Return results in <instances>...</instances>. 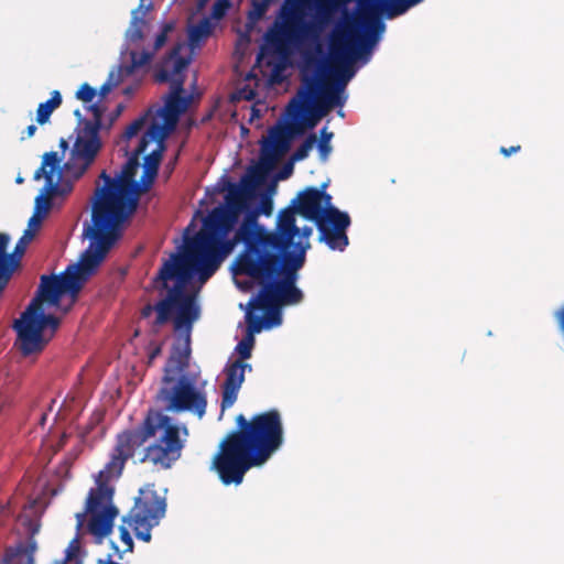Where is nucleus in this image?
Instances as JSON below:
<instances>
[{
	"label": "nucleus",
	"instance_id": "obj_48",
	"mask_svg": "<svg viewBox=\"0 0 564 564\" xmlns=\"http://www.w3.org/2000/svg\"><path fill=\"white\" fill-rule=\"evenodd\" d=\"M59 147L63 151H65L68 148V142L65 139H61Z\"/></svg>",
	"mask_w": 564,
	"mask_h": 564
},
{
	"label": "nucleus",
	"instance_id": "obj_38",
	"mask_svg": "<svg viewBox=\"0 0 564 564\" xmlns=\"http://www.w3.org/2000/svg\"><path fill=\"white\" fill-rule=\"evenodd\" d=\"M119 532H120V540L122 541V543L126 546L123 552H132L133 551V541H132L129 530L126 527L121 525L119 528Z\"/></svg>",
	"mask_w": 564,
	"mask_h": 564
},
{
	"label": "nucleus",
	"instance_id": "obj_28",
	"mask_svg": "<svg viewBox=\"0 0 564 564\" xmlns=\"http://www.w3.org/2000/svg\"><path fill=\"white\" fill-rule=\"evenodd\" d=\"M153 110H154V108L150 107L143 116L133 120L126 128L121 138L127 141V140H130L131 138H133L134 135H137L139 133V131L144 127V124L149 118H151V122H153V117H154Z\"/></svg>",
	"mask_w": 564,
	"mask_h": 564
},
{
	"label": "nucleus",
	"instance_id": "obj_25",
	"mask_svg": "<svg viewBox=\"0 0 564 564\" xmlns=\"http://www.w3.org/2000/svg\"><path fill=\"white\" fill-rule=\"evenodd\" d=\"M214 25L208 18L202 19L198 23L192 25L188 30V42L192 47L198 46L203 41L210 36Z\"/></svg>",
	"mask_w": 564,
	"mask_h": 564
},
{
	"label": "nucleus",
	"instance_id": "obj_22",
	"mask_svg": "<svg viewBox=\"0 0 564 564\" xmlns=\"http://www.w3.org/2000/svg\"><path fill=\"white\" fill-rule=\"evenodd\" d=\"M285 153H280L278 147L271 144L267 139L261 141L260 159L257 165L249 170L252 180L260 182L274 167L278 160Z\"/></svg>",
	"mask_w": 564,
	"mask_h": 564
},
{
	"label": "nucleus",
	"instance_id": "obj_44",
	"mask_svg": "<svg viewBox=\"0 0 564 564\" xmlns=\"http://www.w3.org/2000/svg\"><path fill=\"white\" fill-rule=\"evenodd\" d=\"M162 347L161 345L155 346L149 354V365L153 362V360L161 355Z\"/></svg>",
	"mask_w": 564,
	"mask_h": 564
},
{
	"label": "nucleus",
	"instance_id": "obj_39",
	"mask_svg": "<svg viewBox=\"0 0 564 564\" xmlns=\"http://www.w3.org/2000/svg\"><path fill=\"white\" fill-rule=\"evenodd\" d=\"M80 544L78 536L74 538L66 549V560L70 561L75 558L79 552Z\"/></svg>",
	"mask_w": 564,
	"mask_h": 564
},
{
	"label": "nucleus",
	"instance_id": "obj_42",
	"mask_svg": "<svg viewBox=\"0 0 564 564\" xmlns=\"http://www.w3.org/2000/svg\"><path fill=\"white\" fill-rule=\"evenodd\" d=\"M260 212L269 216L272 212V202L270 198H263L261 200Z\"/></svg>",
	"mask_w": 564,
	"mask_h": 564
},
{
	"label": "nucleus",
	"instance_id": "obj_45",
	"mask_svg": "<svg viewBox=\"0 0 564 564\" xmlns=\"http://www.w3.org/2000/svg\"><path fill=\"white\" fill-rule=\"evenodd\" d=\"M35 132H36V126H35V124H30V126L26 128V130H25V135L23 134V135L21 137V140H24V139H26V138H31V137H33V135L35 134Z\"/></svg>",
	"mask_w": 564,
	"mask_h": 564
},
{
	"label": "nucleus",
	"instance_id": "obj_43",
	"mask_svg": "<svg viewBox=\"0 0 564 564\" xmlns=\"http://www.w3.org/2000/svg\"><path fill=\"white\" fill-rule=\"evenodd\" d=\"M521 150V145H512L510 148H506V147H501L500 148V153L505 156H509L511 155L512 153H517Z\"/></svg>",
	"mask_w": 564,
	"mask_h": 564
},
{
	"label": "nucleus",
	"instance_id": "obj_15",
	"mask_svg": "<svg viewBox=\"0 0 564 564\" xmlns=\"http://www.w3.org/2000/svg\"><path fill=\"white\" fill-rule=\"evenodd\" d=\"M166 509L165 499L153 488L140 489L131 508L123 521L133 530L137 539L143 542L151 541V530L160 523Z\"/></svg>",
	"mask_w": 564,
	"mask_h": 564
},
{
	"label": "nucleus",
	"instance_id": "obj_10",
	"mask_svg": "<svg viewBox=\"0 0 564 564\" xmlns=\"http://www.w3.org/2000/svg\"><path fill=\"white\" fill-rule=\"evenodd\" d=\"M328 183H323L321 188L306 187L292 200V205L285 209L314 221L319 232V241L325 242L329 249L343 251L349 243L346 234L350 226V217L332 205V196L326 193Z\"/></svg>",
	"mask_w": 564,
	"mask_h": 564
},
{
	"label": "nucleus",
	"instance_id": "obj_49",
	"mask_svg": "<svg viewBox=\"0 0 564 564\" xmlns=\"http://www.w3.org/2000/svg\"><path fill=\"white\" fill-rule=\"evenodd\" d=\"M14 563H25V558L17 557L12 564H14Z\"/></svg>",
	"mask_w": 564,
	"mask_h": 564
},
{
	"label": "nucleus",
	"instance_id": "obj_18",
	"mask_svg": "<svg viewBox=\"0 0 564 564\" xmlns=\"http://www.w3.org/2000/svg\"><path fill=\"white\" fill-rule=\"evenodd\" d=\"M254 345V337L246 335L236 346L240 359L231 362L225 369L226 379L223 384L221 393V409L225 410L234 405L237 400L238 392L245 381L246 369L251 370L250 364L242 360L251 357L252 348Z\"/></svg>",
	"mask_w": 564,
	"mask_h": 564
},
{
	"label": "nucleus",
	"instance_id": "obj_53",
	"mask_svg": "<svg viewBox=\"0 0 564 564\" xmlns=\"http://www.w3.org/2000/svg\"><path fill=\"white\" fill-rule=\"evenodd\" d=\"M75 116H78V117L80 116L79 110H76V111H75Z\"/></svg>",
	"mask_w": 564,
	"mask_h": 564
},
{
	"label": "nucleus",
	"instance_id": "obj_47",
	"mask_svg": "<svg viewBox=\"0 0 564 564\" xmlns=\"http://www.w3.org/2000/svg\"><path fill=\"white\" fill-rule=\"evenodd\" d=\"M98 564H121V563H118V562H116V561L111 560V557L109 556V557H108L107 560H105V561H104V560H99V561H98Z\"/></svg>",
	"mask_w": 564,
	"mask_h": 564
},
{
	"label": "nucleus",
	"instance_id": "obj_9",
	"mask_svg": "<svg viewBox=\"0 0 564 564\" xmlns=\"http://www.w3.org/2000/svg\"><path fill=\"white\" fill-rule=\"evenodd\" d=\"M424 0H369L364 7L359 25L364 33L349 31L347 35H333L329 43V51L340 61H354L370 52L377 43L386 24L380 19H394L404 14L411 8L422 3Z\"/></svg>",
	"mask_w": 564,
	"mask_h": 564
},
{
	"label": "nucleus",
	"instance_id": "obj_3",
	"mask_svg": "<svg viewBox=\"0 0 564 564\" xmlns=\"http://www.w3.org/2000/svg\"><path fill=\"white\" fill-rule=\"evenodd\" d=\"M312 234L313 228L304 226L301 238L291 249L275 250L235 264L237 275H247L260 286L259 292L250 299L248 307L264 311L265 328L282 323V307L299 304L303 300V292L296 286L297 271L305 262Z\"/></svg>",
	"mask_w": 564,
	"mask_h": 564
},
{
	"label": "nucleus",
	"instance_id": "obj_34",
	"mask_svg": "<svg viewBox=\"0 0 564 564\" xmlns=\"http://www.w3.org/2000/svg\"><path fill=\"white\" fill-rule=\"evenodd\" d=\"M286 34L285 28L271 29L265 34V40L268 43L280 46L283 43L284 35Z\"/></svg>",
	"mask_w": 564,
	"mask_h": 564
},
{
	"label": "nucleus",
	"instance_id": "obj_54",
	"mask_svg": "<svg viewBox=\"0 0 564 564\" xmlns=\"http://www.w3.org/2000/svg\"><path fill=\"white\" fill-rule=\"evenodd\" d=\"M45 419H46V415H45V414H43V415H42V423L45 421Z\"/></svg>",
	"mask_w": 564,
	"mask_h": 564
},
{
	"label": "nucleus",
	"instance_id": "obj_19",
	"mask_svg": "<svg viewBox=\"0 0 564 564\" xmlns=\"http://www.w3.org/2000/svg\"><path fill=\"white\" fill-rule=\"evenodd\" d=\"M332 57L341 65V70H336L333 76L332 83L326 84L318 95L327 104L328 108L343 107L346 97L343 95L347 83L354 76L355 72L348 66L352 61H340L336 58L332 53ZM356 59H354L355 62Z\"/></svg>",
	"mask_w": 564,
	"mask_h": 564
},
{
	"label": "nucleus",
	"instance_id": "obj_1",
	"mask_svg": "<svg viewBox=\"0 0 564 564\" xmlns=\"http://www.w3.org/2000/svg\"><path fill=\"white\" fill-rule=\"evenodd\" d=\"M252 181L228 182L225 204L214 207L203 219L202 229L187 242L186 251L197 259L206 276H212L234 248L242 242L245 249L235 264L280 249H291L301 238L303 228L296 226L291 209H282L274 230L259 225V210H248Z\"/></svg>",
	"mask_w": 564,
	"mask_h": 564
},
{
	"label": "nucleus",
	"instance_id": "obj_4",
	"mask_svg": "<svg viewBox=\"0 0 564 564\" xmlns=\"http://www.w3.org/2000/svg\"><path fill=\"white\" fill-rule=\"evenodd\" d=\"M237 430L220 443L213 467L224 485H240L246 473L262 466L282 446L284 432L281 414L272 409L247 419L236 417Z\"/></svg>",
	"mask_w": 564,
	"mask_h": 564
},
{
	"label": "nucleus",
	"instance_id": "obj_11",
	"mask_svg": "<svg viewBox=\"0 0 564 564\" xmlns=\"http://www.w3.org/2000/svg\"><path fill=\"white\" fill-rule=\"evenodd\" d=\"M182 44H175L156 67L154 78L158 83H170V93L164 98V106H153V121L165 128L166 134L173 131L180 116L185 112L192 101V96L184 95V70L189 59L181 55Z\"/></svg>",
	"mask_w": 564,
	"mask_h": 564
},
{
	"label": "nucleus",
	"instance_id": "obj_41",
	"mask_svg": "<svg viewBox=\"0 0 564 564\" xmlns=\"http://www.w3.org/2000/svg\"><path fill=\"white\" fill-rule=\"evenodd\" d=\"M293 172V165L292 163H286L283 165V167L280 170L279 174H278V178L280 180H285L288 177L291 176Z\"/></svg>",
	"mask_w": 564,
	"mask_h": 564
},
{
	"label": "nucleus",
	"instance_id": "obj_36",
	"mask_svg": "<svg viewBox=\"0 0 564 564\" xmlns=\"http://www.w3.org/2000/svg\"><path fill=\"white\" fill-rule=\"evenodd\" d=\"M230 7V0H217L212 8V15L215 19H221L228 8Z\"/></svg>",
	"mask_w": 564,
	"mask_h": 564
},
{
	"label": "nucleus",
	"instance_id": "obj_12",
	"mask_svg": "<svg viewBox=\"0 0 564 564\" xmlns=\"http://www.w3.org/2000/svg\"><path fill=\"white\" fill-rule=\"evenodd\" d=\"M84 236L90 240V243L78 264L68 265L57 275L64 293L69 294L73 302L76 301L88 276L96 271L109 250L121 238L106 228H98L93 221L85 224Z\"/></svg>",
	"mask_w": 564,
	"mask_h": 564
},
{
	"label": "nucleus",
	"instance_id": "obj_6",
	"mask_svg": "<svg viewBox=\"0 0 564 564\" xmlns=\"http://www.w3.org/2000/svg\"><path fill=\"white\" fill-rule=\"evenodd\" d=\"M139 167V156L134 150L115 176L105 170L99 174L91 196V221L98 228H106L122 236L124 223L134 214L139 204L141 183L134 177Z\"/></svg>",
	"mask_w": 564,
	"mask_h": 564
},
{
	"label": "nucleus",
	"instance_id": "obj_26",
	"mask_svg": "<svg viewBox=\"0 0 564 564\" xmlns=\"http://www.w3.org/2000/svg\"><path fill=\"white\" fill-rule=\"evenodd\" d=\"M62 105V96L58 90H54L51 94V98L45 102H41L36 110V122L39 124H45L48 122L51 115L55 109Z\"/></svg>",
	"mask_w": 564,
	"mask_h": 564
},
{
	"label": "nucleus",
	"instance_id": "obj_33",
	"mask_svg": "<svg viewBox=\"0 0 564 564\" xmlns=\"http://www.w3.org/2000/svg\"><path fill=\"white\" fill-rule=\"evenodd\" d=\"M96 95V89L87 83L82 84L76 91V98L83 102H91Z\"/></svg>",
	"mask_w": 564,
	"mask_h": 564
},
{
	"label": "nucleus",
	"instance_id": "obj_8",
	"mask_svg": "<svg viewBox=\"0 0 564 564\" xmlns=\"http://www.w3.org/2000/svg\"><path fill=\"white\" fill-rule=\"evenodd\" d=\"M189 347H173L163 369L155 401L162 410L172 413L192 412L202 419L206 413L207 398L197 388V377L188 371Z\"/></svg>",
	"mask_w": 564,
	"mask_h": 564
},
{
	"label": "nucleus",
	"instance_id": "obj_52",
	"mask_svg": "<svg viewBox=\"0 0 564 564\" xmlns=\"http://www.w3.org/2000/svg\"><path fill=\"white\" fill-rule=\"evenodd\" d=\"M305 98L308 100H311V95L310 94H304Z\"/></svg>",
	"mask_w": 564,
	"mask_h": 564
},
{
	"label": "nucleus",
	"instance_id": "obj_50",
	"mask_svg": "<svg viewBox=\"0 0 564 564\" xmlns=\"http://www.w3.org/2000/svg\"><path fill=\"white\" fill-rule=\"evenodd\" d=\"M263 57V52L261 51L258 56H257V61L260 62Z\"/></svg>",
	"mask_w": 564,
	"mask_h": 564
},
{
	"label": "nucleus",
	"instance_id": "obj_46",
	"mask_svg": "<svg viewBox=\"0 0 564 564\" xmlns=\"http://www.w3.org/2000/svg\"><path fill=\"white\" fill-rule=\"evenodd\" d=\"M84 517H85V514H84V513H78V514H77V529H80V528H82L83 522H84Z\"/></svg>",
	"mask_w": 564,
	"mask_h": 564
},
{
	"label": "nucleus",
	"instance_id": "obj_2",
	"mask_svg": "<svg viewBox=\"0 0 564 564\" xmlns=\"http://www.w3.org/2000/svg\"><path fill=\"white\" fill-rule=\"evenodd\" d=\"M158 431H161L159 437L144 449L141 462H150L154 466L167 469L181 457L185 442L181 438V431L184 436H187V427H180L169 415L150 410L138 427L117 434L110 459L98 473L97 487L90 489L87 497V512L111 505L115 488L110 485V480L121 476L126 463L134 456L135 449L154 437Z\"/></svg>",
	"mask_w": 564,
	"mask_h": 564
},
{
	"label": "nucleus",
	"instance_id": "obj_31",
	"mask_svg": "<svg viewBox=\"0 0 564 564\" xmlns=\"http://www.w3.org/2000/svg\"><path fill=\"white\" fill-rule=\"evenodd\" d=\"M332 137H333V132H327L326 128H324L321 131V140L318 142V152H319V159L323 162L327 161V159L332 152V145L329 143Z\"/></svg>",
	"mask_w": 564,
	"mask_h": 564
},
{
	"label": "nucleus",
	"instance_id": "obj_24",
	"mask_svg": "<svg viewBox=\"0 0 564 564\" xmlns=\"http://www.w3.org/2000/svg\"><path fill=\"white\" fill-rule=\"evenodd\" d=\"M36 543L30 540L28 543L19 544L17 547H8L0 560V564H34Z\"/></svg>",
	"mask_w": 564,
	"mask_h": 564
},
{
	"label": "nucleus",
	"instance_id": "obj_13",
	"mask_svg": "<svg viewBox=\"0 0 564 564\" xmlns=\"http://www.w3.org/2000/svg\"><path fill=\"white\" fill-rule=\"evenodd\" d=\"M62 158L57 152L51 151L42 156L41 166L34 172L33 178L40 181L45 180V185L41 193L35 197L34 213L29 220V228L34 232L40 228L43 219L47 216L52 208V198L55 196H64L72 192L73 180L70 175H62L61 166Z\"/></svg>",
	"mask_w": 564,
	"mask_h": 564
},
{
	"label": "nucleus",
	"instance_id": "obj_40",
	"mask_svg": "<svg viewBox=\"0 0 564 564\" xmlns=\"http://www.w3.org/2000/svg\"><path fill=\"white\" fill-rule=\"evenodd\" d=\"M123 110H124L123 104L117 105L115 110L110 113L109 124L106 127L107 129H110V127L113 124V122L121 116Z\"/></svg>",
	"mask_w": 564,
	"mask_h": 564
},
{
	"label": "nucleus",
	"instance_id": "obj_27",
	"mask_svg": "<svg viewBox=\"0 0 564 564\" xmlns=\"http://www.w3.org/2000/svg\"><path fill=\"white\" fill-rule=\"evenodd\" d=\"M269 138H265L271 144L279 148L280 153H286L290 149L291 133L286 127H274L269 131Z\"/></svg>",
	"mask_w": 564,
	"mask_h": 564
},
{
	"label": "nucleus",
	"instance_id": "obj_35",
	"mask_svg": "<svg viewBox=\"0 0 564 564\" xmlns=\"http://www.w3.org/2000/svg\"><path fill=\"white\" fill-rule=\"evenodd\" d=\"M270 1L271 0L256 1L253 3V10L250 11V13H249V19L252 21H257V20L261 19L264 15Z\"/></svg>",
	"mask_w": 564,
	"mask_h": 564
},
{
	"label": "nucleus",
	"instance_id": "obj_21",
	"mask_svg": "<svg viewBox=\"0 0 564 564\" xmlns=\"http://www.w3.org/2000/svg\"><path fill=\"white\" fill-rule=\"evenodd\" d=\"M88 531L95 536L96 543H102L104 539L112 532L113 520L118 509L113 506H106L102 510L89 512Z\"/></svg>",
	"mask_w": 564,
	"mask_h": 564
},
{
	"label": "nucleus",
	"instance_id": "obj_7",
	"mask_svg": "<svg viewBox=\"0 0 564 564\" xmlns=\"http://www.w3.org/2000/svg\"><path fill=\"white\" fill-rule=\"evenodd\" d=\"M64 294L56 274L41 276L34 297L13 323L17 345L24 357L40 354L54 337L61 321L52 314H45L43 305L58 306Z\"/></svg>",
	"mask_w": 564,
	"mask_h": 564
},
{
	"label": "nucleus",
	"instance_id": "obj_30",
	"mask_svg": "<svg viewBox=\"0 0 564 564\" xmlns=\"http://www.w3.org/2000/svg\"><path fill=\"white\" fill-rule=\"evenodd\" d=\"M317 142V138L314 133H311L303 143L293 152L292 161H302L308 156L310 151Z\"/></svg>",
	"mask_w": 564,
	"mask_h": 564
},
{
	"label": "nucleus",
	"instance_id": "obj_32",
	"mask_svg": "<svg viewBox=\"0 0 564 564\" xmlns=\"http://www.w3.org/2000/svg\"><path fill=\"white\" fill-rule=\"evenodd\" d=\"M332 109L328 108L327 104L317 95L308 108L310 113L315 120H318L326 116Z\"/></svg>",
	"mask_w": 564,
	"mask_h": 564
},
{
	"label": "nucleus",
	"instance_id": "obj_29",
	"mask_svg": "<svg viewBox=\"0 0 564 564\" xmlns=\"http://www.w3.org/2000/svg\"><path fill=\"white\" fill-rule=\"evenodd\" d=\"M253 311L254 310L249 307L246 313L247 335L251 337H254V334H258L265 328L264 318L256 315Z\"/></svg>",
	"mask_w": 564,
	"mask_h": 564
},
{
	"label": "nucleus",
	"instance_id": "obj_23",
	"mask_svg": "<svg viewBox=\"0 0 564 564\" xmlns=\"http://www.w3.org/2000/svg\"><path fill=\"white\" fill-rule=\"evenodd\" d=\"M152 9V3L147 7L141 2L131 13L130 25L126 31V39L130 44H138L144 39L147 26L145 15Z\"/></svg>",
	"mask_w": 564,
	"mask_h": 564
},
{
	"label": "nucleus",
	"instance_id": "obj_16",
	"mask_svg": "<svg viewBox=\"0 0 564 564\" xmlns=\"http://www.w3.org/2000/svg\"><path fill=\"white\" fill-rule=\"evenodd\" d=\"M354 0H285L281 15L286 23L299 21L307 9L314 10V26L318 30L333 22L337 13H346Z\"/></svg>",
	"mask_w": 564,
	"mask_h": 564
},
{
	"label": "nucleus",
	"instance_id": "obj_17",
	"mask_svg": "<svg viewBox=\"0 0 564 564\" xmlns=\"http://www.w3.org/2000/svg\"><path fill=\"white\" fill-rule=\"evenodd\" d=\"M166 137L165 128H162L159 122H150L149 128L143 133L135 148L137 155L140 158V155L145 152L149 143H155V149L145 155L143 160V174L141 176L142 192H148L158 176L160 163L165 150L164 140Z\"/></svg>",
	"mask_w": 564,
	"mask_h": 564
},
{
	"label": "nucleus",
	"instance_id": "obj_51",
	"mask_svg": "<svg viewBox=\"0 0 564 564\" xmlns=\"http://www.w3.org/2000/svg\"><path fill=\"white\" fill-rule=\"evenodd\" d=\"M22 182H23V178L19 176V177L17 178V183L21 184Z\"/></svg>",
	"mask_w": 564,
	"mask_h": 564
},
{
	"label": "nucleus",
	"instance_id": "obj_5",
	"mask_svg": "<svg viewBox=\"0 0 564 564\" xmlns=\"http://www.w3.org/2000/svg\"><path fill=\"white\" fill-rule=\"evenodd\" d=\"M199 263L187 251L182 256L174 254L171 260L165 261L154 281L161 282L158 288L167 290V295L154 306L145 305L141 311L142 317H149L155 311L154 325L162 326L171 319L173 312H175L174 329L189 333L194 322L199 317V307L196 304L195 296L186 292V284L194 273H197L202 282L210 278L205 275V271Z\"/></svg>",
	"mask_w": 564,
	"mask_h": 564
},
{
	"label": "nucleus",
	"instance_id": "obj_20",
	"mask_svg": "<svg viewBox=\"0 0 564 564\" xmlns=\"http://www.w3.org/2000/svg\"><path fill=\"white\" fill-rule=\"evenodd\" d=\"M173 30L174 23L167 22L162 26L161 32L156 35L153 47L151 50H143L142 52L131 50L129 52L130 64L121 66L120 73L124 76H131L139 69L149 67L156 52L165 45L167 35Z\"/></svg>",
	"mask_w": 564,
	"mask_h": 564
},
{
	"label": "nucleus",
	"instance_id": "obj_37",
	"mask_svg": "<svg viewBox=\"0 0 564 564\" xmlns=\"http://www.w3.org/2000/svg\"><path fill=\"white\" fill-rule=\"evenodd\" d=\"M113 76L115 74L111 72L108 79L99 88V95L101 98L106 97L112 88L119 84V79L113 80Z\"/></svg>",
	"mask_w": 564,
	"mask_h": 564
},
{
	"label": "nucleus",
	"instance_id": "obj_14",
	"mask_svg": "<svg viewBox=\"0 0 564 564\" xmlns=\"http://www.w3.org/2000/svg\"><path fill=\"white\" fill-rule=\"evenodd\" d=\"M89 110L93 119L82 121L70 155L62 166V175H70L73 180H79L86 173L102 147L99 132L105 110L97 104L90 105Z\"/></svg>",
	"mask_w": 564,
	"mask_h": 564
}]
</instances>
